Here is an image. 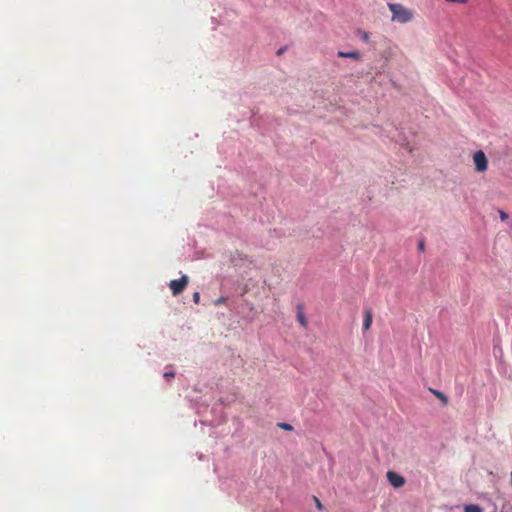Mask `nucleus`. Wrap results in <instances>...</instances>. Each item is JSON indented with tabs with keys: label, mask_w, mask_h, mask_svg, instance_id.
Listing matches in <instances>:
<instances>
[{
	"label": "nucleus",
	"mask_w": 512,
	"mask_h": 512,
	"mask_svg": "<svg viewBox=\"0 0 512 512\" xmlns=\"http://www.w3.org/2000/svg\"><path fill=\"white\" fill-rule=\"evenodd\" d=\"M464 512H482V509L478 505H466L464 507Z\"/></svg>",
	"instance_id": "9"
},
{
	"label": "nucleus",
	"mask_w": 512,
	"mask_h": 512,
	"mask_svg": "<svg viewBox=\"0 0 512 512\" xmlns=\"http://www.w3.org/2000/svg\"><path fill=\"white\" fill-rule=\"evenodd\" d=\"M297 320L302 327H304V328L307 327L308 321L303 313V309H302L301 305L297 306Z\"/></svg>",
	"instance_id": "6"
},
{
	"label": "nucleus",
	"mask_w": 512,
	"mask_h": 512,
	"mask_svg": "<svg viewBox=\"0 0 512 512\" xmlns=\"http://www.w3.org/2000/svg\"><path fill=\"white\" fill-rule=\"evenodd\" d=\"M338 56L341 58H351L354 60H360V58H361V54L358 51H351V52L339 51Z\"/></svg>",
	"instance_id": "7"
},
{
	"label": "nucleus",
	"mask_w": 512,
	"mask_h": 512,
	"mask_svg": "<svg viewBox=\"0 0 512 512\" xmlns=\"http://www.w3.org/2000/svg\"><path fill=\"white\" fill-rule=\"evenodd\" d=\"M313 501H314V503H315V505H316V508H317L318 510H323V509H324V506H323V504L321 503V501L319 500V498H318V497L313 496Z\"/></svg>",
	"instance_id": "11"
},
{
	"label": "nucleus",
	"mask_w": 512,
	"mask_h": 512,
	"mask_svg": "<svg viewBox=\"0 0 512 512\" xmlns=\"http://www.w3.org/2000/svg\"><path fill=\"white\" fill-rule=\"evenodd\" d=\"M475 170L479 173L485 172L488 168V160L482 150H478L473 155Z\"/></svg>",
	"instance_id": "3"
},
{
	"label": "nucleus",
	"mask_w": 512,
	"mask_h": 512,
	"mask_svg": "<svg viewBox=\"0 0 512 512\" xmlns=\"http://www.w3.org/2000/svg\"><path fill=\"white\" fill-rule=\"evenodd\" d=\"M226 301V298L225 297H220L218 298L216 301H215V305H221V304H224Z\"/></svg>",
	"instance_id": "15"
},
{
	"label": "nucleus",
	"mask_w": 512,
	"mask_h": 512,
	"mask_svg": "<svg viewBox=\"0 0 512 512\" xmlns=\"http://www.w3.org/2000/svg\"><path fill=\"white\" fill-rule=\"evenodd\" d=\"M387 480L395 488H400L405 484L404 477L393 471L387 472Z\"/></svg>",
	"instance_id": "4"
},
{
	"label": "nucleus",
	"mask_w": 512,
	"mask_h": 512,
	"mask_svg": "<svg viewBox=\"0 0 512 512\" xmlns=\"http://www.w3.org/2000/svg\"><path fill=\"white\" fill-rule=\"evenodd\" d=\"M388 9L392 13L391 21L406 24L414 19V11L399 3H388Z\"/></svg>",
	"instance_id": "1"
},
{
	"label": "nucleus",
	"mask_w": 512,
	"mask_h": 512,
	"mask_svg": "<svg viewBox=\"0 0 512 512\" xmlns=\"http://www.w3.org/2000/svg\"><path fill=\"white\" fill-rule=\"evenodd\" d=\"M373 317L370 309H366L364 312L363 330L367 331L372 325Z\"/></svg>",
	"instance_id": "5"
},
{
	"label": "nucleus",
	"mask_w": 512,
	"mask_h": 512,
	"mask_svg": "<svg viewBox=\"0 0 512 512\" xmlns=\"http://www.w3.org/2000/svg\"><path fill=\"white\" fill-rule=\"evenodd\" d=\"M278 427L281 428V429H284L286 431H292L293 430V426L288 424V423H278Z\"/></svg>",
	"instance_id": "10"
},
{
	"label": "nucleus",
	"mask_w": 512,
	"mask_h": 512,
	"mask_svg": "<svg viewBox=\"0 0 512 512\" xmlns=\"http://www.w3.org/2000/svg\"><path fill=\"white\" fill-rule=\"evenodd\" d=\"M429 390L433 395H435L441 401L443 406L448 405V402H449L448 397L443 392L433 389V388H430Z\"/></svg>",
	"instance_id": "8"
},
{
	"label": "nucleus",
	"mask_w": 512,
	"mask_h": 512,
	"mask_svg": "<svg viewBox=\"0 0 512 512\" xmlns=\"http://www.w3.org/2000/svg\"><path fill=\"white\" fill-rule=\"evenodd\" d=\"M189 283V278L183 275L180 279L171 280L169 288L174 296L181 294Z\"/></svg>",
	"instance_id": "2"
},
{
	"label": "nucleus",
	"mask_w": 512,
	"mask_h": 512,
	"mask_svg": "<svg viewBox=\"0 0 512 512\" xmlns=\"http://www.w3.org/2000/svg\"><path fill=\"white\" fill-rule=\"evenodd\" d=\"M449 3H459V4H465L467 0H446Z\"/></svg>",
	"instance_id": "16"
},
{
	"label": "nucleus",
	"mask_w": 512,
	"mask_h": 512,
	"mask_svg": "<svg viewBox=\"0 0 512 512\" xmlns=\"http://www.w3.org/2000/svg\"><path fill=\"white\" fill-rule=\"evenodd\" d=\"M283 51H284V49L281 48V49L278 50L277 54L280 55V54L283 53Z\"/></svg>",
	"instance_id": "19"
},
{
	"label": "nucleus",
	"mask_w": 512,
	"mask_h": 512,
	"mask_svg": "<svg viewBox=\"0 0 512 512\" xmlns=\"http://www.w3.org/2000/svg\"><path fill=\"white\" fill-rule=\"evenodd\" d=\"M418 249L419 251L423 252L425 250V242L424 240H420L418 243Z\"/></svg>",
	"instance_id": "14"
},
{
	"label": "nucleus",
	"mask_w": 512,
	"mask_h": 512,
	"mask_svg": "<svg viewBox=\"0 0 512 512\" xmlns=\"http://www.w3.org/2000/svg\"><path fill=\"white\" fill-rule=\"evenodd\" d=\"M363 39H364V40H367V39H368V34H367V33H364V35H363Z\"/></svg>",
	"instance_id": "18"
},
{
	"label": "nucleus",
	"mask_w": 512,
	"mask_h": 512,
	"mask_svg": "<svg viewBox=\"0 0 512 512\" xmlns=\"http://www.w3.org/2000/svg\"><path fill=\"white\" fill-rule=\"evenodd\" d=\"M164 377L165 378H173L174 377V373L173 372H165L164 373Z\"/></svg>",
	"instance_id": "17"
},
{
	"label": "nucleus",
	"mask_w": 512,
	"mask_h": 512,
	"mask_svg": "<svg viewBox=\"0 0 512 512\" xmlns=\"http://www.w3.org/2000/svg\"><path fill=\"white\" fill-rule=\"evenodd\" d=\"M499 217L502 221H506L509 216L505 211L499 210Z\"/></svg>",
	"instance_id": "12"
},
{
	"label": "nucleus",
	"mask_w": 512,
	"mask_h": 512,
	"mask_svg": "<svg viewBox=\"0 0 512 512\" xmlns=\"http://www.w3.org/2000/svg\"><path fill=\"white\" fill-rule=\"evenodd\" d=\"M193 301H194L195 304H199V302H200V294H199V292H195L193 294Z\"/></svg>",
	"instance_id": "13"
},
{
	"label": "nucleus",
	"mask_w": 512,
	"mask_h": 512,
	"mask_svg": "<svg viewBox=\"0 0 512 512\" xmlns=\"http://www.w3.org/2000/svg\"><path fill=\"white\" fill-rule=\"evenodd\" d=\"M511 228H512V222H511Z\"/></svg>",
	"instance_id": "20"
}]
</instances>
